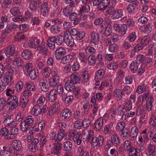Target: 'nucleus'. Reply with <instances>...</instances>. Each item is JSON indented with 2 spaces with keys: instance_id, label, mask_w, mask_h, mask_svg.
<instances>
[{
  "instance_id": "1",
  "label": "nucleus",
  "mask_w": 156,
  "mask_h": 156,
  "mask_svg": "<svg viewBox=\"0 0 156 156\" xmlns=\"http://www.w3.org/2000/svg\"><path fill=\"white\" fill-rule=\"evenodd\" d=\"M149 41V38L146 36L142 38H138L136 41L137 44L135 47V49L143 48L144 47L147 46L148 44Z\"/></svg>"
},
{
  "instance_id": "2",
  "label": "nucleus",
  "mask_w": 156,
  "mask_h": 156,
  "mask_svg": "<svg viewBox=\"0 0 156 156\" xmlns=\"http://www.w3.org/2000/svg\"><path fill=\"white\" fill-rule=\"evenodd\" d=\"M40 43V41L36 38L31 39L25 43V45L27 48H36L38 47Z\"/></svg>"
},
{
  "instance_id": "3",
  "label": "nucleus",
  "mask_w": 156,
  "mask_h": 156,
  "mask_svg": "<svg viewBox=\"0 0 156 156\" xmlns=\"http://www.w3.org/2000/svg\"><path fill=\"white\" fill-rule=\"evenodd\" d=\"M105 75V71L103 69H99L96 73L95 76V85H99L100 81L102 79Z\"/></svg>"
},
{
  "instance_id": "4",
  "label": "nucleus",
  "mask_w": 156,
  "mask_h": 156,
  "mask_svg": "<svg viewBox=\"0 0 156 156\" xmlns=\"http://www.w3.org/2000/svg\"><path fill=\"white\" fill-rule=\"evenodd\" d=\"M10 72L8 71L5 73V76L2 78L6 86H10L14 83L13 77L11 75Z\"/></svg>"
},
{
  "instance_id": "5",
  "label": "nucleus",
  "mask_w": 156,
  "mask_h": 156,
  "mask_svg": "<svg viewBox=\"0 0 156 156\" xmlns=\"http://www.w3.org/2000/svg\"><path fill=\"white\" fill-rule=\"evenodd\" d=\"M149 95V92H145L143 94L139 96L137 98L136 103V105L139 107H141L143 105V102L145 101Z\"/></svg>"
},
{
  "instance_id": "6",
  "label": "nucleus",
  "mask_w": 156,
  "mask_h": 156,
  "mask_svg": "<svg viewBox=\"0 0 156 156\" xmlns=\"http://www.w3.org/2000/svg\"><path fill=\"white\" fill-rule=\"evenodd\" d=\"M16 48L13 44H10L6 47L4 50V53L6 56L9 58L12 56L14 54Z\"/></svg>"
},
{
  "instance_id": "7",
  "label": "nucleus",
  "mask_w": 156,
  "mask_h": 156,
  "mask_svg": "<svg viewBox=\"0 0 156 156\" xmlns=\"http://www.w3.org/2000/svg\"><path fill=\"white\" fill-rule=\"evenodd\" d=\"M90 40L91 43L95 45H98L99 43V35L96 32L93 31L91 32L88 37Z\"/></svg>"
},
{
  "instance_id": "8",
  "label": "nucleus",
  "mask_w": 156,
  "mask_h": 156,
  "mask_svg": "<svg viewBox=\"0 0 156 156\" xmlns=\"http://www.w3.org/2000/svg\"><path fill=\"white\" fill-rule=\"evenodd\" d=\"M103 137L101 136H99L98 137H95L91 140L92 145L94 147L97 145L100 146L103 144Z\"/></svg>"
},
{
  "instance_id": "9",
  "label": "nucleus",
  "mask_w": 156,
  "mask_h": 156,
  "mask_svg": "<svg viewBox=\"0 0 156 156\" xmlns=\"http://www.w3.org/2000/svg\"><path fill=\"white\" fill-rule=\"evenodd\" d=\"M38 86L43 91L47 92L49 90V86L47 84V81L46 79H41L39 82Z\"/></svg>"
},
{
  "instance_id": "10",
  "label": "nucleus",
  "mask_w": 156,
  "mask_h": 156,
  "mask_svg": "<svg viewBox=\"0 0 156 156\" xmlns=\"http://www.w3.org/2000/svg\"><path fill=\"white\" fill-rule=\"evenodd\" d=\"M55 57L57 59H61L62 56L66 54V51L65 48L61 47L57 48L55 50Z\"/></svg>"
},
{
  "instance_id": "11",
  "label": "nucleus",
  "mask_w": 156,
  "mask_h": 156,
  "mask_svg": "<svg viewBox=\"0 0 156 156\" xmlns=\"http://www.w3.org/2000/svg\"><path fill=\"white\" fill-rule=\"evenodd\" d=\"M59 104L58 103H56L51 105L48 110V114L51 116L55 113L60 111L59 108Z\"/></svg>"
},
{
  "instance_id": "12",
  "label": "nucleus",
  "mask_w": 156,
  "mask_h": 156,
  "mask_svg": "<svg viewBox=\"0 0 156 156\" xmlns=\"http://www.w3.org/2000/svg\"><path fill=\"white\" fill-rule=\"evenodd\" d=\"M17 25L14 23H10L8 24L6 28L3 30L4 34H8L10 33L12 30H15L17 27Z\"/></svg>"
},
{
  "instance_id": "13",
  "label": "nucleus",
  "mask_w": 156,
  "mask_h": 156,
  "mask_svg": "<svg viewBox=\"0 0 156 156\" xmlns=\"http://www.w3.org/2000/svg\"><path fill=\"white\" fill-rule=\"evenodd\" d=\"M103 125V119L102 118H99L94 124V129L95 131H100Z\"/></svg>"
},
{
  "instance_id": "14",
  "label": "nucleus",
  "mask_w": 156,
  "mask_h": 156,
  "mask_svg": "<svg viewBox=\"0 0 156 156\" xmlns=\"http://www.w3.org/2000/svg\"><path fill=\"white\" fill-rule=\"evenodd\" d=\"M138 133V130L137 127L134 126L131 128L130 132V140L131 141L135 140Z\"/></svg>"
},
{
  "instance_id": "15",
  "label": "nucleus",
  "mask_w": 156,
  "mask_h": 156,
  "mask_svg": "<svg viewBox=\"0 0 156 156\" xmlns=\"http://www.w3.org/2000/svg\"><path fill=\"white\" fill-rule=\"evenodd\" d=\"M11 147L14 150L19 151L22 148V144L19 140H14L12 141L11 144Z\"/></svg>"
},
{
  "instance_id": "16",
  "label": "nucleus",
  "mask_w": 156,
  "mask_h": 156,
  "mask_svg": "<svg viewBox=\"0 0 156 156\" xmlns=\"http://www.w3.org/2000/svg\"><path fill=\"white\" fill-rule=\"evenodd\" d=\"M113 95L115 99L117 101H119L122 98L124 93L120 89H115L113 91Z\"/></svg>"
},
{
  "instance_id": "17",
  "label": "nucleus",
  "mask_w": 156,
  "mask_h": 156,
  "mask_svg": "<svg viewBox=\"0 0 156 156\" xmlns=\"http://www.w3.org/2000/svg\"><path fill=\"white\" fill-rule=\"evenodd\" d=\"M90 9V7L88 4H83L80 7L78 11L79 15L88 13L89 12Z\"/></svg>"
},
{
  "instance_id": "18",
  "label": "nucleus",
  "mask_w": 156,
  "mask_h": 156,
  "mask_svg": "<svg viewBox=\"0 0 156 156\" xmlns=\"http://www.w3.org/2000/svg\"><path fill=\"white\" fill-rule=\"evenodd\" d=\"M152 27L153 25L152 24L148 23L145 25L141 27L140 30L144 34H148L152 31Z\"/></svg>"
},
{
  "instance_id": "19",
  "label": "nucleus",
  "mask_w": 156,
  "mask_h": 156,
  "mask_svg": "<svg viewBox=\"0 0 156 156\" xmlns=\"http://www.w3.org/2000/svg\"><path fill=\"white\" fill-rule=\"evenodd\" d=\"M37 50L40 53L43 55H47L48 49L47 44L44 42H43L41 45L38 48Z\"/></svg>"
},
{
  "instance_id": "20",
  "label": "nucleus",
  "mask_w": 156,
  "mask_h": 156,
  "mask_svg": "<svg viewBox=\"0 0 156 156\" xmlns=\"http://www.w3.org/2000/svg\"><path fill=\"white\" fill-rule=\"evenodd\" d=\"M72 115V111L69 109H64L61 112V117L64 119H68Z\"/></svg>"
},
{
  "instance_id": "21",
  "label": "nucleus",
  "mask_w": 156,
  "mask_h": 156,
  "mask_svg": "<svg viewBox=\"0 0 156 156\" xmlns=\"http://www.w3.org/2000/svg\"><path fill=\"white\" fill-rule=\"evenodd\" d=\"M111 141L112 144L115 147H118L120 144L119 138L115 134L112 135Z\"/></svg>"
},
{
  "instance_id": "22",
  "label": "nucleus",
  "mask_w": 156,
  "mask_h": 156,
  "mask_svg": "<svg viewBox=\"0 0 156 156\" xmlns=\"http://www.w3.org/2000/svg\"><path fill=\"white\" fill-rule=\"evenodd\" d=\"M69 20L71 21H74L73 24L76 25L80 23V18H79L78 14L75 12L71 13L69 16Z\"/></svg>"
},
{
  "instance_id": "23",
  "label": "nucleus",
  "mask_w": 156,
  "mask_h": 156,
  "mask_svg": "<svg viewBox=\"0 0 156 156\" xmlns=\"http://www.w3.org/2000/svg\"><path fill=\"white\" fill-rule=\"evenodd\" d=\"M75 83L68 80L65 83V88L68 91H73L75 89Z\"/></svg>"
},
{
  "instance_id": "24",
  "label": "nucleus",
  "mask_w": 156,
  "mask_h": 156,
  "mask_svg": "<svg viewBox=\"0 0 156 156\" xmlns=\"http://www.w3.org/2000/svg\"><path fill=\"white\" fill-rule=\"evenodd\" d=\"M70 80H69L75 84L80 83V79L78 76L77 74L75 72L72 73L70 76Z\"/></svg>"
},
{
  "instance_id": "25",
  "label": "nucleus",
  "mask_w": 156,
  "mask_h": 156,
  "mask_svg": "<svg viewBox=\"0 0 156 156\" xmlns=\"http://www.w3.org/2000/svg\"><path fill=\"white\" fill-rule=\"evenodd\" d=\"M62 144L60 143H57L51 151L52 154L58 155L60 153V151L62 148Z\"/></svg>"
},
{
  "instance_id": "26",
  "label": "nucleus",
  "mask_w": 156,
  "mask_h": 156,
  "mask_svg": "<svg viewBox=\"0 0 156 156\" xmlns=\"http://www.w3.org/2000/svg\"><path fill=\"white\" fill-rule=\"evenodd\" d=\"M148 88V85L143 83L139 85L136 89V91L138 94H141L147 89Z\"/></svg>"
},
{
  "instance_id": "27",
  "label": "nucleus",
  "mask_w": 156,
  "mask_h": 156,
  "mask_svg": "<svg viewBox=\"0 0 156 156\" xmlns=\"http://www.w3.org/2000/svg\"><path fill=\"white\" fill-rule=\"evenodd\" d=\"M18 128H14L10 129V132L8 137V139H13L17 135L18 133Z\"/></svg>"
},
{
  "instance_id": "28",
  "label": "nucleus",
  "mask_w": 156,
  "mask_h": 156,
  "mask_svg": "<svg viewBox=\"0 0 156 156\" xmlns=\"http://www.w3.org/2000/svg\"><path fill=\"white\" fill-rule=\"evenodd\" d=\"M147 154L149 156H153L155 151V145L150 143L148 145L147 147Z\"/></svg>"
},
{
  "instance_id": "29",
  "label": "nucleus",
  "mask_w": 156,
  "mask_h": 156,
  "mask_svg": "<svg viewBox=\"0 0 156 156\" xmlns=\"http://www.w3.org/2000/svg\"><path fill=\"white\" fill-rule=\"evenodd\" d=\"M4 117L5 119V121L4 122V125L5 126L8 127L9 126L10 123L13 121V116L12 115H9L7 114L5 115H4Z\"/></svg>"
},
{
  "instance_id": "30",
  "label": "nucleus",
  "mask_w": 156,
  "mask_h": 156,
  "mask_svg": "<svg viewBox=\"0 0 156 156\" xmlns=\"http://www.w3.org/2000/svg\"><path fill=\"white\" fill-rule=\"evenodd\" d=\"M57 94H56V90L55 89L52 90L49 93L48 98L49 100L51 102L55 101L56 99Z\"/></svg>"
},
{
  "instance_id": "31",
  "label": "nucleus",
  "mask_w": 156,
  "mask_h": 156,
  "mask_svg": "<svg viewBox=\"0 0 156 156\" xmlns=\"http://www.w3.org/2000/svg\"><path fill=\"white\" fill-rule=\"evenodd\" d=\"M82 112L81 114L83 115L87 114L90 108V105L87 102H84L82 105Z\"/></svg>"
},
{
  "instance_id": "32",
  "label": "nucleus",
  "mask_w": 156,
  "mask_h": 156,
  "mask_svg": "<svg viewBox=\"0 0 156 156\" xmlns=\"http://www.w3.org/2000/svg\"><path fill=\"white\" fill-rule=\"evenodd\" d=\"M123 148L125 151L130 152L133 148H135L132 145V143L129 140H126L123 144Z\"/></svg>"
},
{
  "instance_id": "33",
  "label": "nucleus",
  "mask_w": 156,
  "mask_h": 156,
  "mask_svg": "<svg viewBox=\"0 0 156 156\" xmlns=\"http://www.w3.org/2000/svg\"><path fill=\"white\" fill-rule=\"evenodd\" d=\"M30 2L29 4V8L30 10L34 11L37 8V2H39L41 0H28Z\"/></svg>"
},
{
  "instance_id": "34",
  "label": "nucleus",
  "mask_w": 156,
  "mask_h": 156,
  "mask_svg": "<svg viewBox=\"0 0 156 156\" xmlns=\"http://www.w3.org/2000/svg\"><path fill=\"white\" fill-rule=\"evenodd\" d=\"M129 130L127 128L123 129L119 133V134L123 139H126L128 138L129 136Z\"/></svg>"
},
{
  "instance_id": "35",
  "label": "nucleus",
  "mask_w": 156,
  "mask_h": 156,
  "mask_svg": "<svg viewBox=\"0 0 156 156\" xmlns=\"http://www.w3.org/2000/svg\"><path fill=\"white\" fill-rule=\"evenodd\" d=\"M81 73V77L82 78V82L84 84L87 83L89 80L88 72L86 70H83Z\"/></svg>"
},
{
  "instance_id": "36",
  "label": "nucleus",
  "mask_w": 156,
  "mask_h": 156,
  "mask_svg": "<svg viewBox=\"0 0 156 156\" xmlns=\"http://www.w3.org/2000/svg\"><path fill=\"white\" fill-rule=\"evenodd\" d=\"M154 101L153 98L152 96L148 98L146 101V108L149 111H151L152 109V104Z\"/></svg>"
},
{
  "instance_id": "37",
  "label": "nucleus",
  "mask_w": 156,
  "mask_h": 156,
  "mask_svg": "<svg viewBox=\"0 0 156 156\" xmlns=\"http://www.w3.org/2000/svg\"><path fill=\"white\" fill-rule=\"evenodd\" d=\"M31 113L34 116H37L41 114V106L37 105H35L32 109Z\"/></svg>"
},
{
  "instance_id": "38",
  "label": "nucleus",
  "mask_w": 156,
  "mask_h": 156,
  "mask_svg": "<svg viewBox=\"0 0 156 156\" xmlns=\"http://www.w3.org/2000/svg\"><path fill=\"white\" fill-rule=\"evenodd\" d=\"M21 56L24 59L28 60L32 57V54L30 51L26 49L22 53Z\"/></svg>"
},
{
  "instance_id": "39",
  "label": "nucleus",
  "mask_w": 156,
  "mask_h": 156,
  "mask_svg": "<svg viewBox=\"0 0 156 156\" xmlns=\"http://www.w3.org/2000/svg\"><path fill=\"white\" fill-rule=\"evenodd\" d=\"M32 67V64L31 63H28L24 66L23 68V71L25 75L28 74L31 71Z\"/></svg>"
},
{
  "instance_id": "40",
  "label": "nucleus",
  "mask_w": 156,
  "mask_h": 156,
  "mask_svg": "<svg viewBox=\"0 0 156 156\" xmlns=\"http://www.w3.org/2000/svg\"><path fill=\"white\" fill-rule=\"evenodd\" d=\"M51 69L48 67L44 68L42 71V75L45 78H47L49 77L51 74Z\"/></svg>"
},
{
  "instance_id": "41",
  "label": "nucleus",
  "mask_w": 156,
  "mask_h": 156,
  "mask_svg": "<svg viewBox=\"0 0 156 156\" xmlns=\"http://www.w3.org/2000/svg\"><path fill=\"white\" fill-rule=\"evenodd\" d=\"M55 37L49 38L48 39V45L51 49L55 48Z\"/></svg>"
},
{
  "instance_id": "42",
  "label": "nucleus",
  "mask_w": 156,
  "mask_h": 156,
  "mask_svg": "<svg viewBox=\"0 0 156 156\" xmlns=\"http://www.w3.org/2000/svg\"><path fill=\"white\" fill-rule=\"evenodd\" d=\"M126 128L125 122L123 121L121 122L117 123L116 127V130L117 131L120 132Z\"/></svg>"
},
{
  "instance_id": "43",
  "label": "nucleus",
  "mask_w": 156,
  "mask_h": 156,
  "mask_svg": "<svg viewBox=\"0 0 156 156\" xmlns=\"http://www.w3.org/2000/svg\"><path fill=\"white\" fill-rule=\"evenodd\" d=\"M110 2V0H102L100 4V7L99 9L101 10L105 9L109 6Z\"/></svg>"
},
{
  "instance_id": "44",
  "label": "nucleus",
  "mask_w": 156,
  "mask_h": 156,
  "mask_svg": "<svg viewBox=\"0 0 156 156\" xmlns=\"http://www.w3.org/2000/svg\"><path fill=\"white\" fill-rule=\"evenodd\" d=\"M82 133L86 138L90 140H91L92 139L94 133L92 130H86L83 131Z\"/></svg>"
},
{
  "instance_id": "45",
  "label": "nucleus",
  "mask_w": 156,
  "mask_h": 156,
  "mask_svg": "<svg viewBox=\"0 0 156 156\" xmlns=\"http://www.w3.org/2000/svg\"><path fill=\"white\" fill-rule=\"evenodd\" d=\"M77 57L81 63H85L86 62L87 60V56L83 52L81 51L78 52Z\"/></svg>"
},
{
  "instance_id": "46",
  "label": "nucleus",
  "mask_w": 156,
  "mask_h": 156,
  "mask_svg": "<svg viewBox=\"0 0 156 156\" xmlns=\"http://www.w3.org/2000/svg\"><path fill=\"white\" fill-rule=\"evenodd\" d=\"M123 15V10L122 9H119L115 11L112 14L113 19H117L121 17Z\"/></svg>"
},
{
  "instance_id": "47",
  "label": "nucleus",
  "mask_w": 156,
  "mask_h": 156,
  "mask_svg": "<svg viewBox=\"0 0 156 156\" xmlns=\"http://www.w3.org/2000/svg\"><path fill=\"white\" fill-rule=\"evenodd\" d=\"M13 65L17 67L21 66L23 64V60L20 58H16L13 61Z\"/></svg>"
},
{
  "instance_id": "48",
  "label": "nucleus",
  "mask_w": 156,
  "mask_h": 156,
  "mask_svg": "<svg viewBox=\"0 0 156 156\" xmlns=\"http://www.w3.org/2000/svg\"><path fill=\"white\" fill-rule=\"evenodd\" d=\"M46 124V123L44 121L41 120L39 123L38 127L36 128L35 131H42L44 129Z\"/></svg>"
},
{
  "instance_id": "49",
  "label": "nucleus",
  "mask_w": 156,
  "mask_h": 156,
  "mask_svg": "<svg viewBox=\"0 0 156 156\" xmlns=\"http://www.w3.org/2000/svg\"><path fill=\"white\" fill-rule=\"evenodd\" d=\"M129 154L130 156H141V154L137 148H133L129 152Z\"/></svg>"
},
{
  "instance_id": "50",
  "label": "nucleus",
  "mask_w": 156,
  "mask_h": 156,
  "mask_svg": "<svg viewBox=\"0 0 156 156\" xmlns=\"http://www.w3.org/2000/svg\"><path fill=\"white\" fill-rule=\"evenodd\" d=\"M64 41L66 44L70 47L73 46L74 44V39L71 36H69L65 39Z\"/></svg>"
},
{
  "instance_id": "51",
  "label": "nucleus",
  "mask_w": 156,
  "mask_h": 156,
  "mask_svg": "<svg viewBox=\"0 0 156 156\" xmlns=\"http://www.w3.org/2000/svg\"><path fill=\"white\" fill-rule=\"evenodd\" d=\"M30 78L34 80L39 75V71L37 69H33L31 70L29 73Z\"/></svg>"
},
{
  "instance_id": "52",
  "label": "nucleus",
  "mask_w": 156,
  "mask_h": 156,
  "mask_svg": "<svg viewBox=\"0 0 156 156\" xmlns=\"http://www.w3.org/2000/svg\"><path fill=\"white\" fill-rule=\"evenodd\" d=\"M73 147L72 143L69 141H66L63 144V150L65 151H70Z\"/></svg>"
},
{
  "instance_id": "53",
  "label": "nucleus",
  "mask_w": 156,
  "mask_h": 156,
  "mask_svg": "<svg viewBox=\"0 0 156 156\" xmlns=\"http://www.w3.org/2000/svg\"><path fill=\"white\" fill-rule=\"evenodd\" d=\"M60 27L57 25H52L50 27V31L52 34H57L60 32Z\"/></svg>"
},
{
  "instance_id": "54",
  "label": "nucleus",
  "mask_w": 156,
  "mask_h": 156,
  "mask_svg": "<svg viewBox=\"0 0 156 156\" xmlns=\"http://www.w3.org/2000/svg\"><path fill=\"white\" fill-rule=\"evenodd\" d=\"M25 85L27 89L32 91L35 90V85L32 82H26Z\"/></svg>"
},
{
  "instance_id": "55",
  "label": "nucleus",
  "mask_w": 156,
  "mask_h": 156,
  "mask_svg": "<svg viewBox=\"0 0 156 156\" xmlns=\"http://www.w3.org/2000/svg\"><path fill=\"white\" fill-rule=\"evenodd\" d=\"M42 134L40 136V140L39 142V145H38V147H41L44 146L46 143L47 140L46 136L43 134V132L42 133Z\"/></svg>"
},
{
  "instance_id": "56",
  "label": "nucleus",
  "mask_w": 156,
  "mask_h": 156,
  "mask_svg": "<svg viewBox=\"0 0 156 156\" xmlns=\"http://www.w3.org/2000/svg\"><path fill=\"white\" fill-rule=\"evenodd\" d=\"M132 108V105L131 102L129 101H126L122 108V109H125L126 112H129Z\"/></svg>"
},
{
  "instance_id": "57",
  "label": "nucleus",
  "mask_w": 156,
  "mask_h": 156,
  "mask_svg": "<svg viewBox=\"0 0 156 156\" xmlns=\"http://www.w3.org/2000/svg\"><path fill=\"white\" fill-rule=\"evenodd\" d=\"M119 48V45L116 43H113L109 46L108 50L109 51L112 53L116 52Z\"/></svg>"
},
{
  "instance_id": "58",
  "label": "nucleus",
  "mask_w": 156,
  "mask_h": 156,
  "mask_svg": "<svg viewBox=\"0 0 156 156\" xmlns=\"http://www.w3.org/2000/svg\"><path fill=\"white\" fill-rule=\"evenodd\" d=\"M85 53L88 55H92L96 52L95 49L92 47L87 46L85 48Z\"/></svg>"
},
{
  "instance_id": "59",
  "label": "nucleus",
  "mask_w": 156,
  "mask_h": 156,
  "mask_svg": "<svg viewBox=\"0 0 156 156\" xmlns=\"http://www.w3.org/2000/svg\"><path fill=\"white\" fill-rule=\"evenodd\" d=\"M138 66L136 62L133 61L131 63L129 68L131 71L133 73H135L138 69Z\"/></svg>"
},
{
  "instance_id": "60",
  "label": "nucleus",
  "mask_w": 156,
  "mask_h": 156,
  "mask_svg": "<svg viewBox=\"0 0 156 156\" xmlns=\"http://www.w3.org/2000/svg\"><path fill=\"white\" fill-rule=\"evenodd\" d=\"M59 78H55L52 77L49 81V85L51 87H54L56 86L58 82V80Z\"/></svg>"
},
{
  "instance_id": "61",
  "label": "nucleus",
  "mask_w": 156,
  "mask_h": 156,
  "mask_svg": "<svg viewBox=\"0 0 156 156\" xmlns=\"http://www.w3.org/2000/svg\"><path fill=\"white\" fill-rule=\"evenodd\" d=\"M127 30V26L125 24H123L120 26L119 29L117 32L121 35L123 36L126 32Z\"/></svg>"
},
{
  "instance_id": "62",
  "label": "nucleus",
  "mask_w": 156,
  "mask_h": 156,
  "mask_svg": "<svg viewBox=\"0 0 156 156\" xmlns=\"http://www.w3.org/2000/svg\"><path fill=\"white\" fill-rule=\"evenodd\" d=\"M87 60L88 64L89 66H94L96 62L95 57L94 55L89 56Z\"/></svg>"
},
{
  "instance_id": "63",
  "label": "nucleus",
  "mask_w": 156,
  "mask_h": 156,
  "mask_svg": "<svg viewBox=\"0 0 156 156\" xmlns=\"http://www.w3.org/2000/svg\"><path fill=\"white\" fill-rule=\"evenodd\" d=\"M73 140L77 145H79L81 143L80 133H79L73 137Z\"/></svg>"
},
{
  "instance_id": "64",
  "label": "nucleus",
  "mask_w": 156,
  "mask_h": 156,
  "mask_svg": "<svg viewBox=\"0 0 156 156\" xmlns=\"http://www.w3.org/2000/svg\"><path fill=\"white\" fill-rule=\"evenodd\" d=\"M148 54L150 55H152L153 53V51L156 49V43L151 44L147 47Z\"/></svg>"
}]
</instances>
